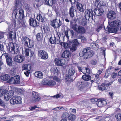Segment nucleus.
Wrapping results in <instances>:
<instances>
[{"mask_svg":"<svg viewBox=\"0 0 121 121\" xmlns=\"http://www.w3.org/2000/svg\"><path fill=\"white\" fill-rule=\"evenodd\" d=\"M99 4L101 6H107L108 5V3L107 2L103 1H99Z\"/></svg>","mask_w":121,"mask_h":121,"instance_id":"obj_50","label":"nucleus"},{"mask_svg":"<svg viewBox=\"0 0 121 121\" xmlns=\"http://www.w3.org/2000/svg\"><path fill=\"white\" fill-rule=\"evenodd\" d=\"M82 79L85 81H88L91 79V77L88 75H84L82 77Z\"/></svg>","mask_w":121,"mask_h":121,"instance_id":"obj_40","label":"nucleus"},{"mask_svg":"<svg viewBox=\"0 0 121 121\" xmlns=\"http://www.w3.org/2000/svg\"><path fill=\"white\" fill-rule=\"evenodd\" d=\"M9 78H10L9 80L7 81V82L8 83H12L13 82V81L14 80V78H13L12 77H11Z\"/></svg>","mask_w":121,"mask_h":121,"instance_id":"obj_61","label":"nucleus"},{"mask_svg":"<svg viewBox=\"0 0 121 121\" xmlns=\"http://www.w3.org/2000/svg\"><path fill=\"white\" fill-rule=\"evenodd\" d=\"M79 70L82 72L84 74H86V68H83L82 67H79L78 68Z\"/></svg>","mask_w":121,"mask_h":121,"instance_id":"obj_53","label":"nucleus"},{"mask_svg":"<svg viewBox=\"0 0 121 121\" xmlns=\"http://www.w3.org/2000/svg\"><path fill=\"white\" fill-rule=\"evenodd\" d=\"M75 72V70L72 68L70 69L68 71V73L69 75L71 76L74 75Z\"/></svg>","mask_w":121,"mask_h":121,"instance_id":"obj_42","label":"nucleus"},{"mask_svg":"<svg viewBox=\"0 0 121 121\" xmlns=\"http://www.w3.org/2000/svg\"><path fill=\"white\" fill-rule=\"evenodd\" d=\"M104 26L103 23V22H101L100 23H98L96 29L97 31L98 32H99Z\"/></svg>","mask_w":121,"mask_h":121,"instance_id":"obj_35","label":"nucleus"},{"mask_svg":"<svg viewBox=\"0 0 121 121\" xmlns=\"http://www.w3.org/2000/svg\"><path fill=\"white\" fill-rule=\"evenodd\" d=\"M111 82H109V83L105 84L103 83L101 86V87H99V89L102 91L106 89L107 87L108 86L112 84Z\"/></svg>","mask_w":121,"mask_h":121,"instance_id":"obj_23","label":"nucleus"},{"mask_svg":"<svg viewBox=\"0 0 121 121\" xmlns=\"http://www.w3.org/2000/svg\"><path fill=\"white\" fill-rule=\"evenodd\" d=\"M21 4L19 0H16V5L14 7V10L12 16L17 18L19 20L18 23L19 27H24L25 25L24 22V11L22 9H20Z\"/></svg>","mask_w":121,"mask_h":121,"instance_id":"obj_1","label":"nucleus"},{"mask_svg":"<svg viewBox=\"0 0 121 121\" xmlns=\"http://www.w3.org/2000/svg\"><path fill=\"white\" fill-rule=\"evenodd\" d=\"M13 90L15 92H17L19 94H23L24 90L23 89L19 88L16 87H14Z\"/></svg>","mask_w":121,"mask_h":121,"instance_id":"obj_30","label":"nucleus"},{"mask_svg":"<svg viewBox=\"0 0 121 121\" xmlns=\"http://www.w3.org/2000/svg\"><path fill=\"white\" fill-rule=\"evenodd\" d=\"M33 98L34 101L37 102L40 99V97L38 93L35 92H32Z\"/></svg>","mask_w":121,"mask_h":121,"instance_id":"obj_19","label":"nucleus"},{"mask_svg":"<svg viewBox=\"0 0 121 121\" xmlns=\"http://www.w3.org/2000/svg\"><path fill=\"white\" fill-rule=\"evenodd\" d=\"M71 55L70 52L69 50H66L63 53L62 56L63 57L65 58H68Z\"/></svg>","mask_w":121,"mask_h":121,"instance_id":"obj_20","label":"nucleus"},{"mask_svg":"<svg viewBox=\"0 0 121 121\" xmlns=\"http://www.w3.org/2000/svg\"><path fill=\"white\" fill-rule=\"evenodd\" d=\"M23 54L26 56H32L34 54V52L29 48L25 47L22 49Z\"/></svg>","mask_w":121,"mask_h":121,"instance_id":"obj_8","label":"nucleus"},{"mask_svg":"<svg viewBox=\"0 0 121 121\" xmlns=\"http://www.w3.org/2000/svg\"><path fill=\"white\" fill-rule=\"evenodd\" d=\"M43 84L49 86H53L56 84L55 81L53 80H48L46 79L43 80L42 82Z\"/></svg>","mask_w":121,"mask_h":121,"instance_id":"obj_10","label":"nucleus"},{"mask_svg":"<svg viewBox=\"0 0 121 121\" xmlns=\"http://www.w3.org/2000/svg\"><path fill=\"white\" fill-rule=\"evenodd\" d=\"M22 70H26L30 71L31 69V66L30 65L28 64L23 65H22Z\"/></svg>","mask_w":121,"mask_h":121,"instance_id":"obj_29","label":"nucleus"},{"mask_svg":"<svg viewBox=\"0 0 121 121\" xmlns=\"http://www.w3.org/2000/svg\"><path fill=\"white\" fill-rule=\"evenodd\" d=\"M76 6L80 12H83L84 11L85 9L83 8V6L81 3L77 2Z\"/></svg>","mask_w":121,"mask_h":121,"instance_id":"obj_26","label":"nucleus"},{"mask_svg":"<svg viewBox=\"0 0 121 121\" xmlns=\"http://www.w3.org/2000/svg\"><path fill=\"white\" fill-rule=\"evenodd\" d=\"M69 114L66 112L64 113L62 115V119H66L68 117Z\"/></svg>","mask_w":121,"mask_h":121,"instance_id":"obj_51","label":"nucleus"},{"mask_svg":"<svg viewBox=\"0 0 121 121\" xmlns=\"http://www.w3.org/2000/svg\"><path fill=\"white\" fill-rule=\"evenodd\" d=\"M8 89L7 88L1 89L0 88V96L4 95L5 93L8 92Z\"/></svg>","mask_w":121,"mask_h":121,"instance_id":"obj_34","label":"nucleus"},{"mask_svg":"<svg viewBox=\"0 0 121 121\" xmlns=\"http://www.w3.org/2000/svg\"><path fill=\"white\" fill-rule=\"evenodd\" d=\"M29 38L26 36H23L21 39L22 42L25 46L27 45V43L29 41Z\"/></svg>","mask_w":121,"mask_h":121,"instance_id":"obj_22","label":"nucleus"},{"mask_svg":"<svg viewBox=\"0 0 121 121\" xmlns=\"http://www.w3.org/2000/svg\"><path fill=\"white\" fill-rule=\"evenodd\" d=\"M16 69L15 68H13L10 71V73H11L12 75H15L16 73Z\"/></svg>","mask_w":121,"mask_h":121,"instance_id":"obj_57","label":"nucleus"},{"mask_svg":"<svg viewBox=\"0 0 121 121\" xmlns=\"http://www.w3.org/2000/svg\"><path fill=\"white\" fill-rule=\"evenodd\" d=\"M60 35V33L57 32L56 34L54 35V36L51 37L49 39L50 43L51 44L59 43Z\"/></svg>","mask_w":121,"mask_h":121,"instance_id":"obj_4","label":"nucleus"},{"mask_svg":"<svg viewBox=\"0 0 121 121\" xmlns=\"http://www.w3.org/2000/svg\"><path fill=\"white\" fill-rule=\"evenodd\" d=\"M35 74L36 77L39 78H42L43 77L42 73L40 71H38L35 72Z\"/></svg>","mask_w":121,"mask_h":121,"instance_id":"obj_32","label":"nucleus"},{"mask_svg":"<svg viewBox=\"0 0 121 121\" xmlns=\"http://www.w3.org/2000/svg\"><path fill=\"white\" fill-rule=\"evenodd\" d=\"M94 12L96 15L100 16L103 14L104 11L103 9L101 8H97L94 9Z\"/></svg>","mask_w":121,"mask_h":121,"instance_id":"obj_15","label":"nucleus"},{"mask_svg":"<svg viewBox=\"0 0 121 121\" xmlns=\"http://www.w3.org/2000/svg\"><path fill=\"white\" fill-rule=\"evenodd\" d=\"M34 45V42L32 40L29 39L28 43H27V45L26 46L28 47L29 48H31Z\"/></svg>","mask_w":121,"mask_h":121,"instance_id":"obj_39","label":"nucleus"},{"mask_svg":"<svg viewBox=\"0 0 121 121\" xmlns=\"http://www.w3.org/2000/svg\"><path fill=\"white\" fill-rule=\"evenodd\" d=\"M79 38L81 39L82 42V43H84L86 42V40L85 37L82 36H79Z\"/></svg>","mask_w":121,"mask_h":121,"instance_id":"obj_56","label":"nucleus"},{"mask_svg":"<svg viewBox=\"0 0 121 121\" xmlns=\"http://www.w3.org/2000/svg\"><path fill=\"white\" fill-rule=\"evenodd\" d=\"M91 63L92 65H96L97 61L96 60H92L91 61Z\"/></svg>","mask_w":121,"mask_h":121,"instance_id":"obj_64","label":"nucleus"},{"mask_svg":"<svg viewBox=\"0 0 121 121\" xmlns=\"http://www.w3.org/2000/svg\"><path fill=\"white\" fill-rule=\"evenodd\" d=\"M43 29L44 32L46 33H49L50 31V29L49 27L47 26L44 27Z\"/></svg>","mask_w":121,"mask_h":121,"instance_id":"obj_55","label":"nucleus"},{"mask_svg":"<svg viewBox=\"0 0 121 121\" xmlns=\"http://www.w3.org/2000/svg\"><path fill=\"white\" fill-rule=\"evenodd\" d=\"M71 26L72 29L75 31H76L78 26L77 24L75 23L72 24Z\"/></svg>","mask_w":121,"mask_h":121,"instance_id":"obj_52","label":"nucleus"},{"mask_svg":"<svg viewBox=\"0 0 121 121\" xmlns=\"http://www.w3.org/2000/svg\"><path fill=\"white\" fill-rule=\"evenodd\" d=\"M38 54L39 56L42 59H46L48 58V55L45 51L39 50H38Z\"/></svg>","mask_w":121,"mask_h":121,"instance_id":"obj_9","label":"nucleus"},{"mask_svg":"<svg viewBox=\"0 0 121 121\" xmlns=\"http://www.w3.org/2000/svg\"><path fill=\"white\" fill-rule=\"evenodd\" d=\"M24 59V57L21 55H18L16 56L14 58V60L18 63L23 62Z\"/></svg>","mask_w":121,"mask_h":121,"instance_id":"obj_17","label":"nucleus"},{"mask_svg":"<svg viewBox=\"0 0 121 121\" xmlns=\"http://www.w3.org/2000/svg\"><path fill=\"white\" fill-rule=\"evenodd\" d=\"M90 48H86L83 51L80 52L79 54L81 57L83 56L85 59H86L91 57L93 53L92 52L90 51Z\"/></svg>","mask_w":121,"mask_h":121,"instance_id":"obj_3","label":"nucleus"},{"mask_svg":"<svg viewBox=\"0 0 121 121\" xmlns=\"http://www.w3.org/2000/svg\"><path fill=\"white\" fill-rule=\"evenodd\" d=\"M102 71L100 70H98L95 76V79L98 81L99 79V76L101 73Z\"/></svg>","mask_w":121,"mask_h":121,"instance_id":"obj_46","label":"nucleus"},{"mask_svg":"<svg viewBox=\"0 0 121 121\" xmlns=\"http://www.w3.org/2000/svg\"><path fill=\"white\" fill-rule=\"evenodd\" d=\"M0 105L3 107L5 106L4 103L0 99Z\"/></svg>","mask_w":121,"mask_h":121,"instance_id":"obj_62","label":"nucleus"},{"mask_svg":"<svg viewBox=\"0 0 121 121\" xmlns=\"http://www.w3.org/2000/svg\"><path fill=\"white\" fill-rule=\"evenodd\" d=\"M76 117V116L75 115L72 114H70L68 117L69 119L71 121L74 120Z\"/></svg>","mask_w":121,"mask_h":121,"instance_id":"obj_49","label":"nucleus"},{"mask_svg":"<svg viewBox=\"0 0 121 121\" xmlns=\"http://www.w3.org/2000/svg\"><path fill=\"white\" fill-rule=\"evenodd\" d=\"M5 94L4 98L6 101L8 100L14 94L13 91L12 90L10 91L9 92L8 91Z\"/></svg>","mask_w":121,"mask_h":121,"instance_id":"obj_11","label":"nucleus"},{"mask_svg":"<svg viewBox=\"0 0 121 121\" xmlns=\"http://www.w3.org/2000/svg\"><path fill=\"white\" fill-rule=\"evenodd\" d=\"M71 47H70V49L71 51L73 52L75 51L76 49V46L72 44Z\"/></svg>","mask_w":121,"mask_h":121,"instance_id":"obj_54","label":"nucleus"},{"mask_svg":"<svg viewBox=\"0 0 121 121\" xmlns=\"http://www.w3.org/2000/svg\"><path fill=\"white\" fill-rule=\"evenodd\" d=\"M69 31L70 34L71 38H73L74 36V32L73 30H70L69 29Z\"/></svg>","mask_w":121,"mask_h":121,"instance_id":"obj_59","label":"nucleus"},{"mask_svg":"<svg viewBox=\"0 0 121 121\" xmlns=\"http://www.w3.org/2000/svg\"><path fill=\"white\" fill-rule=\"evenodd\" d=\"M87 23L86 21L84 18L82 19L79 22V24L82 26H84Z\"/></svg>","mask_w":121,"mask_h":121,"instance_id":"obj_47","label":"nucleus"},{"mask_svg":"<svg viewBox=\"0 0 121 121\" xmlns=\"http://www.w3.org/2000/svg\"><path fill=\"white\" fill-rule=\"evenodd\" d=\"M43 37L42 34L41 33H39L36 35V39L38 41L41 40Z\"/></svg>","mask_w":121,"mask_h":121,"instance_id":"obj_43","label":"nucleus"},{"mask_svg":"<svg viewBox=\"0 0 121 121\" xmlns=\"http://www.w3.org/2000/svg\"><path fill=\"white\" fill-rule=\"evenodd\" d=\"M65 80L67 81H69L70 82H72L73 80L71 77L68 75L65 76Z\"/></svg>","mask_w":121,"mask_h":121,"instance_id":"obj_45","label":"nucleus"},{"mask_svg":"<svg viewBox=\"0 0 121 121\" xmlns=\"http://www.w3.org/2000/svg\"><path fill=\"white\" fill-rule=\"evenodd\" d=\"M107 17L111 20H113L116 17V15L115 12L112 11H110L107 14Z\"/></svg>","mask_w":121,"mask_h":121,"instance_id":"obj_16","label":"nucleus"},{"mask_svg":"<svg viewBox=\"0 0 121 121\" xmlns=\"http://www.w3.org/2000/svg\"><path fill=\"white\" fill-rule=\"evenodd\" d=\"M121 22L119 20H115L114 21L110 22H108L109 26L112 27V28L107 27L108 30H105V32L107 34L110 33L117 32L118 30L119 26L121 24Z\"/></svg>","mask_w":121,"mask_h":121,"instance_id":"obj_2","label":"nucleus"},{"mask_svg":"<svg viewBox=\"0 0 121 121\" xmlns=\"http://www.w3.org/2000/svg\"><path fill=\"white\" fill-rule=\"evenodd\" d=\"M70 45L71 44L75 45L76 46H78L80 45V43L78 42L77 39L72 40L70 41Z\"/></svg>","mask_w":121,"mask_h":121,"instance_id":"obj_37","label":"nucleus"},{"mask_svg":"<svg viewBox=\"0 0 121 121\" xmlns=\"http://www.w3.org/2000/svg\"><path fill=\"white\" fill-rule=\"evenodd\" d=\"M45 4L48 5L49 6H51L53 4V1L52 0H45L44 3Z\"/></svg>","mask_w":121,"mask_h":121,"instance_id":"obj_41","label":"nucleus"},{"mask_svg":"<svg viewBox=\"0 0 121 121\" xmlns=\"http://www.w3.org/2000/svg\"><path fill=\"white\" fill-rule=\"evenodd\" d=\"M29 21L30 24L31 26L35 27L38 26L39 25V23L35 20L32 18H30Z\"/></svg>","mask_w":121,"mask_h":121,"instance_id":"obj_18","label":"nucleus"},{"mask_svg":"<svg viewBox=\"0 0 121 121\" xmlns=\"http://www.w3.org/2000/svg\"><path fill=\"white\" fill-rule=\"evenodd\" d=\"M53 79L55 81L59 82L60 81V79L56 76H54L53 77Z\"/></svg>","mask_w":121,"mask_h":121,"instance_id":"obj_60","label":"nucleus"},{"mask_svg":"<svg viewBox=\"0 0 121 121\" xmlns=\"http://www.w3.org/2000/svg\"><path fill=\"white\" fill-rule=\"evenodd\" d=\"M115 117L117 121H121V112L116 114Z\"/></svg>","mask_w":121,"mask_h":121,"instance_id":"obj_48","label":"nucleus"},{"mask_svg":"<svg viewBox=\"0 0 121 121\" xmlns=\"http://www.w3.org/2000/svg\"><path fill=\"white\" fill-rule=\"evenodd\" d=\"M50 24L54 28H58L61 26L62 22L60 19H56L50 22Z\"/></svg>","mask_w":121,"mask_h":121,"instance_id":"obj_7","label":"nucleus"},{"mask_svg":"<svg viewBox=\"0 0 121 121\" xmlns=\"http://www.w3.org/2000/svg\"><path fill=\"white\" fill-rule=\"evenodd\" d=\"M75 9L74 7L72 6L69 9V14L71 18H73L74 17V12Z\"/></svg>","mask_w":121,"mask_h":121,"instance_id":"obj_25","label":"nucleus"},{"mask_svg":"<svg viewBox=\"0 0 121 121\" xmlns=\"http://www.w3.org/2000/svg\"><path fill=\"white\" fill-rule=\"evenodd\" d=\"M4 55L5 56L6 60L7 63L9 66H11L12 65V59L7 53L4 54Z\"/></svg>","mask_w":121,"mask_h":121,"instance_id":"obj_14","label":"nucleus"},{"mask_svg":"<svg viewBox=\"0 0 121 121\" xmlns=\"http://www.w3.org/2000/svg\"><path fill=\"white\" fill-rule=\"evenodd\" d=\"M60 44L65 49L69 48L70 47L69 45L65 43L62 42L60 43Z\"/></svg>","mask_w":121,"mask_h":121,"instance_id":"obj_44","label":"nucleus"},{"mask_svg":"<svg viewBox=\"0 0 121 121\" xmlns=\"http://www.w3.org/2000/svg\"><path fill=\"white\" fill-rule=\"evenodd\" d=\"M9 38L12 39H15L16 38V34L15 32L12 31L9 32Z\"/></svg>","mask_w":121,"mask_h":121,"instance_id":"obj_31","label":"nucleus"},{"mask_svg":"<svg viewBox=\"0 0 121 121\" xmlns=\"http://www.w3.org/2000/svg\"><path fill=\"white\" fill-rule=\"evenodd\" d=\"M55 62L56 65L61 66L64 64L65 62V60L64 59H56L55 60Z\"/></svg>","mask_w":121,"mask_h":121,"instance_id":"obj_13","label":"nucleus"},{"mask_svg":"<svg viewBox=\"0 0 121 121\" xmlns=\"http://www.w3.org/2000/svg\"><path fill=\"white\" fill-rule=\"evenodd\" d=\"M69 31V28L67 29L65 31V36L67 39H69V37L68 35V32Z\"/></svg>","mask_w":121,"mask_h":121,"instance_id":"obj_58","label":"nucleus"},{"mask_svg":"<svg viewBox=\"0 0 121 121\" xmlns=\"http://www.w3.org/2000/svg\"><path fill=\"white\" fill-rule=\"evenodd\" d=\"M91 48L94 50H97L98 49V45L97 44L91 43Z\"/></svg>","mask_w":121,"mask_h":121,"instance_id":"obj_38","label":"nucleus"},{"mask_svg":"<svg viewBox=\"0 0 121 121\" xmlns=\"http://www.w3.org/2000/svg\"><path fill=\"white\" fill-rule=\"evenodd\" d=\"M10 102L13 105L20 104L22 102V98L20 96H14L10 99Z\"/></svg>","mask_w":121,"mask_h":121,"instance_id":"obj_6","label":"nucleus"},{"mask_svg":"<svg viewBox=\"0 0 121 121\" xmlns=\"http://www.w3.org/2000/svg\"><path fill=\"white\" fill-rule=\"evenodd\" d=\"M78 33L82 34L85 32V29L84 27L80 26H78L76 31Z\"/></svg>","mask_w":121,"mask_h":121,"instance_id":"obj_24","label":"nucleus"},{"mask_svg":"<svg viewBox=\"0 0 121 121\" xmlns=\"http://www.w3.org/2000/svg\"><path fill=\"white\" fill-rule=\"evenodd\" d=\"M10 78V76L8 74L3 75L0 77L1 79L4 81H6L9 79Z\"/></svg>","mask_w":121,"mask_h":121,"instance_id":"obj_33","label":"nucleus"},{"mask_svg":"<svg viewBox=\"0 0 121 121\" xmlns=\"http://www.w3.org/2000/svg\"><path fill=\"white\" fill-rule=\"evenodd\" d=\"M98 104L97 105L99 107H102L103 105H105L106 104V101L102 99H99L98 100Z\"/></svg>","mask_w":121,"mask_h":121,"instance_id":"obj_21","label":"nucleus"},{"mask_svg":"<svg viewBox=\"0 0 121 121\" xmlns=\"http://www.w3.org/2000/svg\"><path fill=\"white\" fill-rule=\"evenodd\" d=\"M37 19L40 22H43L44 21V16H42L41 14H39L37 16Z\"/></svg>","mask_w":121,"mask_h":121,"instance_id":"obj_36","label":"nucleus"},{"mask_svg":"<svg viewBox=\"0 0 121 121\" xmlns=\"http://www.w3.org/2000/svg\"><path fill=\"white\" fill-rule=\"evenodd\" d=\"M9 50L12 51L13 53L17 54L19 50V47L18 45L12 43H10L8 45Z\"/></svg>","mask_w":121,"mask_h":121,"instance_id":"obj_5","label":"nucleus"},{"mask_svg":"<svg viewBox=\"0 0 121 121\" xmlns=\"http://www.w3.org/2000/svg\"><path fill=\"white\" fill-rule=\"evenodd\" d=\"M110 72L109 73L108 72H107V71L106 72V73L105 74L104 77L105 78H107L109 76V74H110Z\"/></svg>","mask_w":121,"mask_h":121,"instance_id":"obj_63","label":"nucleus"},{"mask_svg":"<svg viewBox=\"0 0 121 121\" xmlns=\"http://www.w3.org/2000/svg\"><path fill=\"white\" fill-rule=\"evenodd\" d=\"M87 13L86 12L85 13V17L86 20H89V19L91 18L92 19H93V15L92 14L93 11L91 9L87 10Z\"/></svg>","mask_w":121,"mask_h":121,"instance_id":"obj_12","label":"nucleus"},{"mask_svg":"<svg viewBox=\"0 0 121 121\" xmlns=\"http://www.w3.org/2000/svg\"><path fill=\"white\" fill-rule=\"evenodd\" d=\"M13 83L14 84H18L20 83V77L19 75L15 76L14 77Z\"/></svg>","mask_w":121,"mask_h":121,"instance_id":"obj_28","label":"nucleus"},{"mask_svg":"<svg viewBox=\"0 0 121 121\" xmlns=\"http://www.w3.org/2000/svg\"><path fill=\"white\" fill-rule=\"evenodd\" d=\"M51 71L52 74H54L56 76L58 75L59 72V71L56 67L52 68L51 69Z\"/></svg>","mask_w":121,"mask_h":121,"instance_id":"obj_27","label":"nucleus"}]
</instances>
